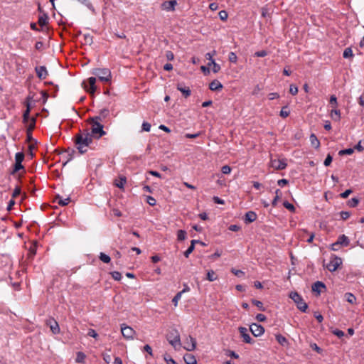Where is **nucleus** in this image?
I'll use <instances>...</instances> for the list:
<instances>
[{
  "label": "nucleus",
  "instance_id": "obj_1",
  "mask_svg": "<svg viewBox=\"0 0 364 364\" xmlns=\"http://www.w3.org/2000/svg\"><path fill=\"white\" fill-rule=\"evenodd\" d=\"M92 141V135L88 132L80 133L75 136L77 149L80 154H84L87 151V147Z\"/></svg>",
  "mask_w": 364,
  "mask_h": 364
},
{
  "label": "nucleus",
  "instance_id": "obj_2",
  "mask_svg": "<svg viewBox=\"0 0 364 364\" xmlns=\"http://www.w3.org/2000/svg\"><path fill=\"white\" fill-rule=\"evenodd\" d=\"M101 116H96L91 117L88 119L89 123L91 125V133L92 137L100 139L102 136L105 135L106 132L103 129V125L100 123Z\"/></svg>",
  "mask_w": 364,
  "mask_h": 364
},
{
  "label": "nucleus",
  "instance_id": "obj_3",
  "mask_svg": "<svg viewBox=\"0 0 364 364\" xmlns=\"http://www.w3.org/2000/svg\"><path fill=\"white\" fill-rule=\"evenodd\" d=\"M166 339L173 348L178 350L181 347L180 333L176 328L171 329L166 335Z\"/></svg>",
  "mask_w": 364,
  "mask_h": 364
},
{
  "label": "nucleus",
  "instance_id": "obj_4",
  "mask_svg": "<svg viewBox=\"0 0 364 364\" xmlns=\"http://www.w3.org/2000/svg\"><path fill=\"white\" fill-rule=\"evenodd\" d=\"M93 74L102 82H109L112 77L111 72L107 68H97L93 71Z\"/></svg>",
  "mask_w": 364,
  "mask_h": 364
},
{
  "label": "nucleus",
  "instance_id": "obj_5",
  "mask_svg": "<svg viewBox=\"0 0 364 364\" xmlns=\"http://www.w3.org/2000/svg\"><path fill=\"white\" fill-rule=\"evenodd\" d=\"M121 333L126 340H133L136 334V331L125 323L121 324Z\"/></svg>",
  "mask_w": 364,
  "mask_h": 364
},
{
  "label": "nucleus",
  "instance_id": "obj_6",
  "mask_svg": "<svg viewBox=\"0 0 364 364\" xmlns=\"http://www.w3.org/2000/svg\"><path fill=\"white\" fill-rule=\"evenodd\" d=\"M342 264L341 258L337 256H332L329 262L326 264V268L330 272H335Z\"/></svg>",
  "mask_w": 364,
  "mask_h": 364
},
{
  "label": "nucleus",
  "instance_id": "obj_7",
  "mask_svg": "<svg viewBox=\"0 0 364 364\" xmlns=\"http://www.w3.org/2000/svg\"><path fill=\"white\" fill-rule=\"evenodd\" d=\"M216 54V51L213 50V53H208L205 54V58L208 60L210 62L208 63V66H213V72L214 73H217L220 70V65L215 63V60L213 57Z\"/></svg>",
  "mask_w": 364,
  "mask_h": 364
},
{
  "label": "nucleus",
  "instance_id": "obj_8",
  "mask_svg": "<svg viewBox=\"0 0 364 364\" xmlns=\"http://www.w3.org/2000/svg\"><path fill=\"white\" fill-rule=\"evenodd\" d=\"M250 330L255 337L262 336L264 332L263 326L255 323H253L250 326Z\"/></svg>",
  "mask_w": 364,
  "mask_h": 364
},
{
  "label": "nucleus",
  "instance_id": "obj_9",
  "mask_svg": "<svg viewBox=\"0 0 364 364\" xmlns=\"http://www.w3.org/2000/svg\"><path fill=\"white\" fill-rule=\"evenodd\" d=\"M311 289L312 291L318 296L321 293L326 291V287L322 282L317 281L312 284Z\"/></svg>",
  "mask_w": 364,
  "mask_h": 364
},
{
  "label": "nucleus",
  "instance_id": "obj_10",
  "mask_svg": "<svg viewBox=\"0 0 364 364\" xmlns=\"http://www.w3.org/2000/svg\"><path fill=\"white\" fill-rule=\"evenodd\" d=\"M238 331L245 343L250 344L253 343V340L248 333V330L247 328L241 326L238 328Z\"/></svg>",
  "mask_w": 364,
  "mask_h": 364
},
{
  "label": "nucleus",
  "instance_id": "obj_11",
  "mask_svg": "<svg viewBox=\"0 0 364 364\" xmlns=\"http://www.w3.org/2000/svg\"><path fill=\"white\" fill-rule=\"evenodd\" d=\"M196 347V341L192 336H189L186 338L185 341V345L183 346L184 349L188 351H193L195 350Z\"/></svg>",
  "mask_w": 364,
  "mask_h": 364
},
{
  "label": "nucleus",
  "instance_id": "obj_12",
  "mask_svg": "<svg viewBox=\"0 0 364 364\" xmlns=\"http://www.w3.org/2000/svg\"><path fill=\"white\" fill-rule=\"evenodd\" d=\"M297 237L301 241H306L308 242H312L314 235L312 233L309 234L304 230H300L299 232H297Z\"/></svg>",
  "mask_w": 364,
  "mask_h": 364
},
{
  "label": "nucleus",
  "instance_id": "obj_13",
  "mask_svg": "<svg viewBox=\"0 0 364 364\" xmlns=\"http://www.w3.org/2000/svg\"><path fill=\"white\" fill-rule=\"evenodd\" d=\"M177 4V1L176 0H171L168 1H165L161 4V8L163 10L167 11H173L175 10V6Z\"/></svg>",
  "mask_w": 364,
  "mask_h": 364
},
{
  "label": "nucleus",
  "instance_id": "obj_14",
  "mask_svg": "<svg viewBox=\"0 0 364 364\" xmlns=\"http://www.w3.org/2000/svg\"><path fill=\"white\" fill-rule=\"evenodd\" d=\"M270 166L274 169H283L286 167L287 164L282 160L272 159L270 161Z\"/></svg>",
  "mask_w": 364,
  "mask_h": 364
},
{
  "label": "nucleus",
  "instance_id": "obj_15",
  "mask_svg": "<svg viewBox=\"0 0 364 364\" xmlns=\"http://www.w3.org/2000/svg\"><path fill=\"white\" fill-rule=\"evenodd\" d=\"M35 70H36L37 76L40 79L44 80L46 78V77L48 75V71L45 66L36 67Z\"/></svg>",
  "mask_w": 364,
  "mask_h": 364
},
{
  "label": "nucleus",
  "instance_id": "obj_16",
  "mask_svg": "<svg viewBox=\"0 0 364 364\" xmlns=\"http://www.w3.org/2000/svg\"><path fill=\"white\" fill-rule=\"evenodd\" d=\"M95 82H96L95 77H90L88 78V83H89L90 87L87 88V87H85V88L87 89V92H89L91 94H93L96 91L97 87L95 85Z\"/></svg>",
  "mask_w": 364,
  "mask_h": 364
},
{
  "label": "nucleus",
  "instance_id": "obj_17",
  "mask_svg": "<svg viewBox=\"0 0 364 364\" xmlns=\"http://www.w3.org/2000/svg\"><path fill=\"white\" fill-rule=\"evenodd\" d=\"M336 242L338 243L339 246L341 247H347L350 244L349 238L345 235H340Z\"/></svg>",
  "mask_w": 364,
  "mask_h": 364
},
{
  "label": "nucleus",
  "instance_id": "obj_18",
  "mask_svg": "<svg viewBox=\"0 0 364 364\" xmlns=\"http://www.w3.org/2000/svg\"><path fill=\"white\" fill-rule=\"evenodd\" d=\"M209 88L212 91L220 90L223 88V85L218 80H214L210 83Z\"/></svg>",
  "mask_w": 364,
  "mask_h": 364
},
{
  "label": "nucleus",
  "instance_id": "obj_19",
  "mask_svg": "<svg viewBox=\"0 0 364 364\" xmlns=\"http://www.w3.org/2000/svg\"><path fill=\"white\" fill-rule=\"evenodd\" d=\"M48 324L50 326V328L54 334H57L60 332L58 323L55 320H50Z\"/></svg>",
  "mask_w": 364,
  "mask_h": 364
},
{
  "label": "nucleus",
  "instance_id": "obj_20",
  "mask_svg": "<svg viewBox=\"0 0 364 364\" xmlns=\"http://www.w3.org/2000/svg\"><path fill=\"white\" fill-rule=\"evenodd\" d=\"M297 309L303 312H305L308 309V305L304 302L302 299L297 294Z\"/></svg>",
  "mask_w": 364,
  "mask_h": 364
},
{
  "label": "nucleus",
  "instance_id": "obj_21",
  "mask_svg": "<svg viewBox=\"0 0 364 364\" xmlns=\"http://www.w3.org/2000/svg\"><path fill=\"white\" fill-rule=\"evenodd\" d=\"M183 359L186 364H197L195 356L191 353L185 354Z\"/></svg>",
  "mask_w": 364,
  "mask_h": 364
},
{
  "label": "nucleus",
  "instance_id": "obj_22",
  "mask_svg": "<svg viewBox=\"0 0 364 364\" xmlns=\"http://www.w3.org/2000/svg\"><path fill=\"white\" fill-rule=\"evenodd\" d=\"M330 116L334 121H339L341 119V112L337 107H334L331 109Z\"/></svg>",
  "mask_w": 364,
  "mask_h": 364
},
{
  "label": "nucleus",
  "instance_id": "obj_23",
  "mask_svg": "<svg viewBox=\"0 0 364 364\" xmlns=\"http://www.w3.org/2000/svg\"><path fill=\"white\" fill-rule=\"evenodd\" d=\"M257 219V215L255 212L249 211L245 214V220L246 223L254 222Z\"/></svg>",
  "mask_w": 364,
  "mask_h": 364
},
{
  "label": "nucleus",
  "instance_id": "obj_24",
  "mask_svg": "<svg viewBox=\"0 0 364 364\" xmlns=\"http://www.w3.org/2000/svg\"><path fill=\"white\" fill-rule=\"evenodd\" d=\"M126 178L124 177V176H122L120 177L118 180H116L115 182H114V185L121 188V189H123L124 188V184L126 183Z\"/></svg>",
  "mask_w": 364,
  "mask_h": 364
},
{
  "label": "nucleus",
  "instance_id": "obj_25",
  "mask_svg": "<svg viewBox=\"0 0 364 364\" xmlns=\"http://www.w3.org/2000/svg\"><path fill=\"white\" fill-rule=\"evenodd\" d=\"M310 141H311L312 146H314V148L317 149L319 147L320 142H319L318 139H317V137L315 136V134H312L310 136Z\"/></svg>",
  "mask_w": 364,
  "mask_h": 364
},
{
  "label": "nucleus",
  "instance_id": "obj_26",
  "mask_svg": "<svg viewBox=\"0 0 364 364\" xmlns=\"http://www.w3.org/2000/svg\"><path fill=\"white\" fill-rule=\"evenodd\" d=\"M177 89L183 93L185 97H188L191 95V90L188 87H183L178 85Z\"/></svg>",
  "mask_w": 364,
  "mask_h": 364
},
{
  "label": "nucleus",
  "instance_id": "obj_27",
  "mask_svg": "<svg viewBox=\"0 0 364 364\" xmlns=\"http://www.w3.org/2000/svg\"><path fill=\"white\" fill-rule=\"evenodd\" d=\"M206 279L208 281H210V282H213V281L217 280L218 277H217L215 272L213 270H209L207 272V277H206Z\"/></svg>",
  "mask_w": 364,
  "mask_h": 364
},
{
  "label": "nucleus",
  "instance_id": "obj_28",
  "mask_svg": "<svg viewBox=\"0 0 364 364\" xmlns=\"http://www.w3.org/2000/svg\"><path fill=\"white\" fill-rule=\"evenodd\" d=\"M57 199L58 200V203L62 206L67 205L70 201V198H63L60 196H57Z\"/></svg>",
  "mask_w": 364,
  "mask_h": 364
},
{
  "label": "nucleus",
  "instance_id": "obj_29",
  "mask_svg": "<svg viewBox=\"0 0 364 364\" xmlns=\"http://www.w3.org/2000/svg\"><path fill=\"white\" fill-rule=\"evenodd\" d=\"M47 23H48L47 15L44 14L39 17L38 21V23L39 24V26H41V27H43L44 26H46L47 24Z\"/></svg>",
  "mask_w": 364,
  "mask_h": 364
},
{
  "label": "nucleus",
  "instance_id": "obj_30",
  "mask_svg": "<svg viewBox=\"0 0 364 364\" xmlns=\"http://www.w3.org/2000/svg\"><path fill=\"white\" fill-rule=\"evenodd\" d=\"M26 124H28L27 128L28 132H31L35 127L36 119L34 117H31L30 121H28V122H27Z\"/></svg>",
  "mask_w": 364,
  "mask_h": 364
},
{
  "label": "nucleus",
  "instance_id": "obj_31",
  "mask_svg": "<svg viewBox=\"0 0 364 364\" xmlns=\"http://www.w3.org/2000/svg\"><path fill=\"white\" fill-rule=\"evenodd\" d=\"M186 238V232L183 230H179L177 232V239L178 240L183 241Z\"/></svg>",
  "mask_w": 364,
  "mask_h": 364
},
{
  "label": "nucleus",
  "instance_id": "obj_32",
  "mask_svg": "<svg viewBox=\"0 0 364 364\" xmlns=\"http://www.w3.org/2000/svg\"><path fill=\"white\" fill-rule=\"evenodd\" d=\"M276 339L278 341V343L283 346H285L287 343V341L286 338L281 335L276 336Z\"/></svg>",
  "mask_w": 364,
  "mask_h": 364
},
{
  "label": "nucleus",
  "instance_id": "obj_33",
  "mask_svg": "<svg viewBox=\"0 0 364 364\" xmlns=\"http://www.w3.org/2000/svg\"><path fill=\"white\" fill-rule=\"evenodd\" d=\"M343 55L345 58H352L353 56L352 49L350 48H346L343 51Z\"/></svg>",
  "mask_w": 364,
  "mask_h": 364
},
{
  "label": "nucleus",
  "instance_id": "obj_34",
  "mask_svg": "<svg viewBox=\"0 0 364 364\" xmlns=\"http://www.w3.org/2000/svg\"><path fill=\"white\" fill-rule=\"evenodd\" d=\"M99 257H100V259L105 263H109L111 260L110 257L103 252L100 253Z\"/></svg>",
  "mask_w": 364,
  "mask_h": 364
},
{
  "label": "nucleus",
  "instance_id": "obj_35",
  "mask_svg": "<svg viewBox=\"0 0 364 364\" xmlns=\"http://www.w3.org/2000/svg\"><path fill=\"white\" fill-rule=\"evenodd\" d=\"M346 301L350 304L355 303L356 299L355 296L351 293H346Z\"/></svg>",
  "mask_w": 364,
  "mask_h": 364
},
{
  "label": "nucleus",
  "instance_id": "obj_36",
  "mask_svg": "<svg viewBox=\"0 0 364 364\" xmlns=\"http://www.w3.org/2000/svg\"><path fill=\"white\" fill-rule=\"evenodd\" d=\"M24 159V154L22 152H18L15 155V163H22Z\"/></svg>",
  "mask_w": 364,
  "mask_h": 364
},
{
  "label": "nucleus",
  "instance_id": "obj_37",
  "mask_svg": "<svg viewBox=\"0 0 364 364\" xmlns=\"http://www.w3.org/2000/svg\"><path fill=\"white\" fill-rule=\"evenodd\" d=\"M289 114V110L287 106L283 107L280 111V116L283 118L288 117Z\"/></svg>",
  "mask_w": 364,
  "mask_h": 364
},
{
  "label": "nucleus",
  "instance_id": "obj_38",
  "mask_svg": "<svg viewBox=\"0 0 364 364\" xmlns=\"http://www.w3.org/2000/svg\"><path fill=\"white\" fill-rule=\"evenodd\" d=\"M353 151H354L353 149L349 148V149H343V150L339 151L338 154L340 156L350 155L353 153Z\"/></svg>",
  "mask_w": 364,
  "mask_h": 364
},
{
  "label": "nucleus",
  "instance_id": "obj_39",
  "mask_svg": "<svg viewBox=\"0 0 364 364\" xmlns=\"http://www.w3.org/2000/svg\"><path fill=\"white\" fill-rule=\"evenodd\" d=\"M85 357H86L85 355L82 352H78L77 353L75 360L77 363H82V362H84Z\"/></svg>",
  "mask_w": 364,
  "mask_h": 364
},
{
  "label": "nucleus",
  "instance_id": "obj_40",
  "mask_svg": "<svg viewBox=\"0 0 364 364\" xmlns=\"http://www.w3.org/2000/svg\"><path fill=\"white\" fill-rule=\"evenodd\" d=\"M182 296V292H178L175 296L172 299V302L174 304L175 306H178V302L181 299Z\"/></svg>",
  "mask_w": 364,
  "mask_h": 364
},
{
  "label": "nucleus",
  "instance_id": "obj_41",
  "mask_svg": "<svg viewBox=\"0 0 364 364\" xmlns=\"http://www.w3.org/2000/svg\"><path fill=\"white\" fill-rule=\"evenodd\" d=\"M329 103L333 108L337 107V106H338L337 98L335 95L331 96Z\"/></svg>",
  "mask_w": 364,
  "mask_h": 364
},
{
  "label": "nucleus",
  "instance_id": "obj_42",
  "mask_svg": "<svg viewBox=\"0 0 364 364\" xmlns=\"http://www.w3.org/2000/svg\"><path fill=\"white\" fill-rule=\"evenodd\" d=\"M359 203V200L356 198H353L348 202V205L350 207H355Z\"/></svg>",
  "mask_w": 364,
  "mask_h": 364
},
{
  "label": "nucleus",
  "instance_id": "obj_43",
  "mask_svg": "<svg viewBox=\"0 0 364 364\" xmlns=\"http://www.w3.org/2000/svg\"><path fill=\"white\" fill-rule=\"evenodd\" d=\"M283 205L291 212H294L295 210L294 205L288 201H284L283 203Z\"/></svg>",
  "mask_w": 364,
  "mask_h": 364
},
{
  "label": "nucleus",
  "instance_id": "obj_44",
  "mask_svg": "<svg viewBox=\"0 0 364 364\" xmlns=\"http://www.w3.org/2000/svg\"><path fill=\"white\" fill-rule=\"evenodd\" d=\"M112 278L116 281H119L122 279L121 273L117 271L110 273Z\"/></svg>",
  "mask_w": 364,
  "mask_h": 364
},
{
  "label": "nucleus",
  "instance_id": "obj_45",
  "mask_svg": "<svg viewBox=\"0 0 364 364\" xmlns=\"http://www.w3.org/2000/svg\"><path fill=\"white\" fill-rule=\"evenodd\" d=\"M228 60L232 63H236L237 60V57L234 52H230L228 55Z\"/></svg>",
  "mask_w": 364,
  "mask_h": 364
},
{
  "label": "nucleus",
  "instance_id": "obj_46",
  "mask_svg": "<svg viewBox=\"0 0 364 364\" xmlns=\"http://www.w3.org/2000/svg\"><path fill=\"white\" fill-rule=\"evenodd\" d=\"M218 14H219L220 18L222 21H225L228 17V14L227 11H225L224 10L220 11Z\"/></svg>",
  "mask_w": 364,
  "mask_h": 364
},
{
  "label": "nucleus",
  "instance_id": "obj_47",
  "mask_svg": "<svg viewBox=\"0 0 364 364\" xmlns=\"http://www.w3.org/2000/svg\"><path fill=\"white\" fill-rule=\"evenodd\" d=\"M252 304L254 305H255L261 311H264V306H263V304L261 301H257V300H252Z\"/></svg>",
  "mask_w": 364,
  "mask_h": 364
},
{
  "label": "nucleus",
  "instance_id": "obj_48",
  "mask_svg": "<svg viewBox=\"0 0 364 364\" xmlns=\"http://www.w3.org/2000/svg\"><path fill=\"white\" fill-rule=\"evenodd\" d=\"M231 168L230 166H228V165H225L223 166L222 168H221V171L224 174H229L231 172Z\"/></svg>",
  "mask_w": 364,
  "mask_h": 364
},
{
  "label": "nucleus",
  "instance_id": "obj_49",
  "mask_svg": "<svg viewBox=\"0 0 364 364\" xmlns=\"http://www.w3.org/2000/svg\"><path fill=\"white\" fill-rule=\"evenodd\" d=\"M29 114L30 112H28V110H26L23 113V121L24 123H27L28 122V121H30L31 118L29 117Z\"/></svg>",
  "mask_w": 364,
  "mask_h": 364
},
{
  "label": "nucleus",
  "instance_id": "obj_50",
  "mask_svg": "<svg viewBox=\"0 0 364 364\" xmlns=\"http://www.w3.org/2000/svg\"><path fill=\"white\" fill-rule=\"evenodd\" d=\"M194 246L193 245V244H191V245L189 246V247L186 250V251L184 252V256L186 257H188L190 254L192 253V252L194 250Z\"/></svg>",
  "mask_w": 364,
  "mask_h": 364
},
{
  "label": "nucleus",
  "instance_id": "obj_51",
  "mask_svg": "<svg viewBox=\"0 0 364 364\" xmlns=\"http://www.w3.org/2000/svg\"><path fill=\"white\" fill-rule=\"evenodd\" d=\"M109 114V110L107 109H102L100 111V115L99 116H101V121L106 118Z\"/></svg>",
  "mask_w": 364,
  "mask_h": 364
},
{
  "label": "nucleus",
  "instance_id": "obj_52",
  "mask_svg": "<svg viewBox=\"0 0 364 364\" xmlns=\"http://www.w3.org/2000/svg\"><path fill=\"white\" fill-rule=\"evenodd\" d=\"M332 159V156L330 154H328L323 162L324 166H328L331 164Z\"/></svg>",
  "mask_w": 364,
  "mask_h": 364
},
{
  "label": "nucleus",
  "instance_id": "obj_53",
  "mask_svg": "<svg viewBox=\"0 0 364 364\" xmlns=\"http://www.w3.org/2000/svg\"><path fill=\"white\" fill-rule=\"evenodd\" d=\"M332 333L339 338H341L344 336V332L339 329H334L332 331Z\"/></svg>",
  "mask_w": 364,
  "mask_h": 364
},
{
  "label": "nucleus",
  "instance_id": "obj_54",
  "mask_svg": "<svg viewBox=\"0 0 364 364\" xmlns=\"http://www.w3.org/2000/svg\"><path fill=\"white\" fill-rule=\"evenodd\" d=\"M87 335L90 337L97 338L98 337V334L94 329H89Z\"/></svg>",
  "mask_w": 364,
  "mask_h": 364
},
{
  "label": "nucleus",
  "instance_id": "obj_55",
  "mask_svg": "<svg viewBox=\"0 0 364 364\" xmlns=\"http://www.w3.org/2000/svg\"><path fill=\"white\" fill-rule=\"evenodd\" d=\"M151 129V124L148 122H143L142 130L145 132H149Z\"/></svg>",
  "mask_w": 364,
  "mask_h": 364
},
{
  "label": "nucleus",
  "instance_id": "obj_56",
  "mask_svg": "<svg viewBox=\"0 0 364 364\" xmlns=\"http://www.w3.org/2000/svg\"><path fill=\"white\" fill-rule=\"evenodd\" d=\"M21 193V188L19 186H16L15 189L14 190V192L12 193V197L16 198L18 196H19Z\"/></svg>",
  "mask_w": 364,
  "mask_h": 364
},
{
  "label": "nucleus",
  "instance_id": "obj_57",
  "mask_svg": "<svg viewBox=\"0 0 364 364\" xmlns=\"http://www.w3.org/2000/svg\"><path fill=\"white\" fill-rule=\"evenodd\" d=\"M147 203L151 205V206H154L156 205V200L155 198H154L152 196H147Z\"/></svg>",
  "mask_w": 364,
  "mask_h": 364
},
{
  "label": "nucleus",
  "instance_id": "obj_58",
  "mask_svg": "<svg viewBox=\"0 0 364 364\" xmlns=\"http://www.w3.org/2000/svg\"><path fill=\"white\" fill-rule=\"evenodd\" d=\"M311 348L316 350L318 353H322V349L318 347L316 343H311Z\"/></svg>",
  "mask_w": 364,
  "mask_h": 364
},
{
  "label": "nucleus",
  "instance_id": "obj_59",
  "mask_svg": "<svg viewBox=\"0 0 364 364\" xmlns=\"http://www.w3.org/2000/svg\"><path fill=\"white\" fill-rule=\"evenodd\" d=\"M231 272L237 277H241L245 274L242 271L235 269H232Z\"/></svg>",
  "mask_w": 364,
  "mask_h": 364
},
{
  "label": "nucleus",
  "instance_id": "obj_60",
  "mask_svg": "<svg viewBox=\"0 0 364 364\" xmlns=\"http://www.w3.org/2000/svg\"><path fill=\"white\" fill-rule=\"evenodd\" d=\"M23 166H22L21 163H15L13 173L17 172L20 169H23Z\"/></svg>",
  "mask_w": 364,
  "mask_h": 364
},
{
  "label": "nucleus",
  "instance_id": "obj_61",
  "mask_svg": "<svg viewBox=\"0 0 364 364\" xmlns=\"http://www.w3.org/2000/svg\"><path fill=\"white\" fill-rule=\"evenodd\" d=\"M266 316L265 315L262 314H258L257 316H256V319L259 321V322H262V321H264L266 320Z\"/></svg>",
  "mask_w": 364,
  "mask_h": 364
},
{
  "label": "nucleus",
  "instance_id": "obj_62",
  "mask_svg": "<svg viewBox=\"0 0 364 364\" xmlns=\"http://www.w3.org/2000/svg\"><path fill=\"white\" fill-rule=\"evenodd\" d=\"M352 193V191L350 189H347L343 193L341 194V197L343 198H346L348 197V196Z\"/></svg>",
  "mask_w": 364,
  "mask_h": 364
},
{
  "label": "nucleus",
  "instance_id": "obj_63",
  "mask_svg": "<svg viewBox=\"0 0 364 364\" xmlns=\"http://www.w3.org/2000/svg\"><path fill=\"white\" fill-rule=\"evenodd\" d=\"M255 55L257 56V57H264L267 55V51L262 50H259V51H257L255 53Z\"/></svg>",
  "mask_w": 364,
  "mask_h": 364
},
{
  "label": "nucleus",
  "instance_id": "obj_64",
  "mask_svg": "<svg viewBox=\"0 0 364 364\" xmlns=\"http://www.w3.org/2000/svg\"><path fill=\"white\" fill-rule=\"evenodd\" d=\"M164 360H166L167 364H176L175 360L171 358H168L167 356H164Z\"/></svg>",
  "mask_w": 364,
  "mask_h": 364
}]
</instances>
